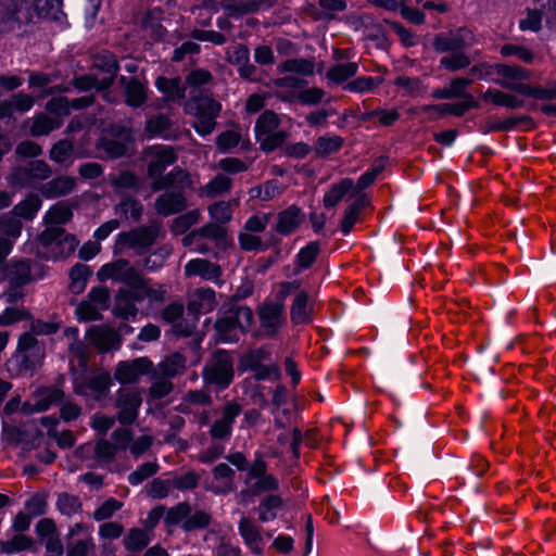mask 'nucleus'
<instances>
[{
  "label": "nucleus",
  "instance_id": "obj_6",
  "mask_svg": "<svg viewBox=\"0 0 556 556\" xmlns=\"http://www.w3.org/2000/svg\"><path fill=\"white\" fill-rule=\"evenodd\" d=\"M156 228L140 227L128 232L118 233L115 242V253H122L125 249L146 250L156 238Z\"/></svg>",
  "mask_w": 556,
  "mask_h": 556
},
{
  "label": "nucleus",
  "instance_id": "obj_4",
  "mask_svg": "<svg viewBox=\"0 0 556 556\" xmlns=\"http://www.w3.org/2000/svg\"><path fill=\"white\" fill-rule=\"evenodd\" d=\"M278 125L279 118L274 112L267 111L258 117L255 135L263 149L271 151L283 141V134L277 131Z\"/></svg>",
  "mask_w": 556,
  "mask_h": 556
},
{
  "label": "nucleus",
  "instance_id": "obj_59",
  "mask_svg": "<svg viewBox=\"0 0 556 556\" xmlns=\"http://www.w3.org/2000/svg\"><path fill=\"white\" fill-rule=\"evenodd\" d=\"M210 523V516L204 511H195L192 515H188L182 523V528L186 531H193L197 529L205 528Z\"/></svg>",
  "mask_w": 556,
  "mask_h": 556
},
{
  "label": "nucleus",
  "instance_id": "obj_23",
  "mask_svg": "<svg viewBox=\"0 0 556 556\" xmlns=\"http://www.w3.org/2000/svg\"><path fill=\"white\" fill-rule=\"evenodd\" d=\"M137 302L138 301L136 300V291L134 289L129 288V290H119L116 295V302L114 307L115 315L124 319L135 317L138 313V309L136 307Z\"/></svg>",
  "mask_w": 556,
  "mask_h": 556
},
{
  "label": "nucleus",
  "instance_id": "obj_57",
  "mask_svg": "<svg viewBox=\"0 0 556 556\" xmlns=\"http://www.w3.org/2000/svg\"><path fill=\"white\" fill-rule=\"evenodd\" d=\"M200 218V212L198 210L189 211L188 213L178 216L174 220L173 230L177 233L186 231L189 227L197 224Z\"/></svg>",
  "mask_w": 556,
  "mask_h": 556
},
{
  "label": "nucleus",
  "instance_id": "obj_3",
  "mask_svg": "<svg viewBox=\"0 0 556 556\" xmlns=\"http://www.w3.org/2000/svg\"><path fill=\"white\" fill-rule=\"evenodd\" d=\"M71 104L66 98H53L47 103V111L52 115L40 114L30 121L29 131L33 136H45L62 125L61 117L70 114Z\"/></svg>",
  "mask_w": 556,
  "mask_h": 556
},
{
  "label": "nucleus",
  "instance_id": "obj_12",
  "mask_svg": "<svg viewBox=\"0 0 556 556\" xmlns=\"http://www.w3.org/2000/svg\"><path fill=\"white\" fill-rule=\"evenodd\" d=\"M151 367L152 362L147 357H139L131 362H121L116 367L114 376L119 383H132Z\"/></svg>",
  "mask_w": 556,
  "mask_h": 556
},
{
  "label": "nucleus",
  "instance_id": "obj_7",
  "mask_svg": "<svg viewBox=\"0 0 556 556\" xmlns=\"http://www.w3.org/2000/svg\"><path fill=\"white\" fill-rule=\"evenodd\" d=\"M97 277L100 281L112 279L118 282H124L129 288H132L134 285L140 282V275L125 260H117L115 262L104 264L98 270Z\"/></svg>",
  "mask_w": 556,
  "mask_h": 556
},
{
  "label": "nucleus",
  "instance_id": "obj_38",
  "mask_svg": "<svg viewBox=\"0 0 556 556\" xmlns=\"http://www.w3.org/2000/svg\"><path fill=\"white\" fill-rule=\"evenodd\" d=\"M75 187V180L72 177H59L48 182L42 192L48 198H58L71 192Z\"/></svg>",
  "mask_w": 556,
  "mask_h": 556
},
{
  "label": "nucleus",
  "instance_id": "obj_8",
  "mask_svg": "<svg viewBox=\"0 0 556 556\" xmlns=\"http://www.w3.org/2000/svg\"><path fill=\"white\" fill-rule=\"evenodd\" d=\"M253 323V312L247 306H240L235 311L227 314L226 317L220 318L216 323V329L220 333V339L224 341L231 340L235 336H224L223 331H233L239 329L241 332L248 331Z\"/></svg>",
  "mask_w": 556,
  "mask_h": 556
},
{
  "label": "nucleus",
  "instance_id": "obj_2",
  "mask_svg": "<svg viewBox=\"0 0 556 556\" xmlns=\"http://www.w3.org/2000/svg\"><path fill=\"white\" fill-rule=\"evenodd\" d=\"M185 110L188 114L194 116L193 126L195 131L201 136H206L214 130L215 119L222 106L208 96H201L187 101Z\"/></svg>",
  "mask_w": 556,
  "mask_h": 556
},
{
  "label": "nucleus",
  "instance_id": "obj_17",
  "mask_svg": "<svg viewBox=\"0 0 556 556\" xmlns=\"http://www.w3.org/2000/svg\"><path fill=\"white\" fill-rule=\"evenodd\" d=\"M111 386L112 379L110 374L103 372L94 376L86 386H76L75 391L77 394L90 396L99 401L106 396Z\"/></svg>",
  "mask_w": 556,
  "mask_h": 556
},
{
  "label": "nucleus",
  "instance_id": "obj_11",
  "mask_svg": "<svg viewBox=\"0 0 556 556\" xmlns=\"http://www.w3.org/2000/svg\"><path fill=\"white\" fill-rule=\"evenodd\" d=\"M113 442L105 439L99 440L96 446V454L101 460H111L118 451H125L131 439L127 429H117L112 435Z\"/></svg>",
  "mask_w": 556,
  "mask_h": 556
},
{
  "label": "nucleus",
  "instance_id": "obj_27",
  "mask_svg": "<svg viewBox=\"0 0 556 556\" xmlns=\"http://www.w3.org/2000/svg\"><path fill=\"white\" fill-rule=\"evenodd\" d=\"M185 206L186 200L181 192H166L155 203V210L164 216L175 214L185 208Z\"/></svg>",
  "mask_w": 556,
  "mask_h": 556
},
{
  "label": "nucleus",
  "instance_id": "obj_28",
  "mask_svg": "<svg viewBox=\"0 0 556 556\" xmlns=\"http://www.w3.org/2000/svg\"><path fill=\"white\" fill-rule=\"evenodd\" d=\"M283 506V500L279 495H267L258 504L256 511L261 522H269L277 518Z\"/></svg>",
  "mask_w": 556,
  "mask_h": 556
},
{
  "label": "nucleus",
  "instance_id": "obj_26",
  "mask_svg": "<svg viewBox=\"0 0 556 556\" xmlns=\"http://www.w3.org/2000/svg\"><path fill=\"white\" fill-rule=\"evenodd\" d=\"M0 228L8 236L0 237V260L4 261L12 251L13 240L21 235L22 225L18 220L10 217L8 224L1 220Z\"/></svg>",
  "mask_w": 556,
  "mask_h": 556
},
{
  "label": "nucleus",
  "instance_id": "obj_19",
  "mask_svg": "<svg viewBox=\"0 0 556 556\" xmlns=\"http://www.w3.org/2000/svg\"><path fill=\"white\" fill-rule=\"evenodd\" d=\"M63 393L58 389H41L38 390L31 402H27L23 405L25 413L45 412L49 407L59 402L62 399Z\"/></svg>",
  "mask_w": 556,
  "mask_h": 556
},
{
  "label": "nucleus",
  "instance_id": "obj_9",
  "mask_svg": "<svg viewBox=\"0 0 556 556\" xmlns=\"http://www.w3.org/2000/svg\"><path fill=\"white\" fill-rule=\"evenodd\" d=\"M142 400L137 391L122 389L117 393L116 407L118 408V420L123 425L132 424L141 406Z\"/></svg>",
  "mask_w": 556,
  "mask_h": 556
},
{
  "label": "nucleus",
  "instance_id": "obj_44",
  "mask_svg": "<svg viewBox=\"0 0 556 556\" xmlns=\"http://www.w3.org/2000/svg\"><path fill=\"white\" fill-rule=\"evenodd\" d=\"M188 180V175L186 172L179 168H175L169 175L162 179H154L152 182V187L155 190H161L167 187L176 186L178 188H184L185 184Z\"/></svg>",
  "mask_w": 556,
  "mask_h": 556
},
{
  "label": "nucleus",
  "instance_id": "obj_50",
  "mask_svg": "<svg viewBox=\"0 0 556 556\" xmlns=\"http://www.w3.org/2000/svg\"><path fill=\"white\" fill-rule=\"evenodd\" d=\"M190 514V506L185 503H180L177 506L170 508L164 513V522L167 527H173L184 523L188 515Z\"/></svg>",
  "mask_w": 556,
  "mask_h": 556
},
{
  "label": "nucleus",
  "instance_id": "obj_10",
  "mask_svg": "<svg viewBox=\"0 0 556 556\" xmlns=\"http://www.w3.org/2000/svg\"><path fill=\"white\" fill-rule=\"evenodd\" d=\"M50 169L42 161H31L25 167L17 168L12 175V184L21 187L35 186L38 181L48 178Z\"/></svg>",
  "mask_w": 556,
  "mask_h": 556
},
{
  "label": "nucleus",
  "instance_id": "obj_54",
  "mask_svg": "<svg viewBox=\"0 0 556 556\" xmlns=\"http://www.w3.org/2000/svg\"><path fill=\"white\" fill-rule=\"evenodd\" d=\"M11 264L12 281L18 286L28 282L30 279L29 264L25 261H12Z\"/></svg>",
  "mask_w": 556,
  "mask_h": 556
},
{
  "label": "nucleus",
  "instance_id": "obj_52",
  "mask_svg": "<svg viewBox=\"0 0 556 556\" xmlns=\"http://www.w3.org/2000/svg\"><path fill=\"white\" fill-rule=\"evenodd\" d=\"M50 156L60 164L71 163L73 160V146L68 141H60L51 149Z\"/></svg>",
  "mask_w": 556,
  "mask_h": 556
},
{
  "label": "nucleus",
  "instance_id": "obj_60",
  "mask_svg": "<svg viewBox=\"0 0 556 556\" xmlns=\"http://www.w3.org/2000/svg\"><path fill=\"white\" fill-rule=\"evenodd\" d=\"M89 275L88 267L85 265H77L71 270L72 290L80 292L86 287L87 277Z\"/></svg>",
  "mask_w": 556,
  "mask_h": 556
},
{
  "label": "nucleus",
  "instance_id": "obj_30",
  "mask_svg": "<svg viewBox=\"0 0 556 556\" xmlns=\"http://www.w3.org/2000/svg\"><path fill=\"white\" fill-rule=\"evenodd\" d=\"M155 85L159 91L169 100H180L185 97V87L179 77H159Z\"/></svg>",
  "mask_w": 556,
  "mask_h": 556
},
{
  "label": "nucleus",
  "instance_id": "obj_14",
  "mask_svg": "<svg viewBox=\"0 0 556 556\" xmlns=\"http://www.w3.org/2000/svg\"><path fill=\"white\" fill-rule=\"evenodd\" d=\"M238 530L247 547L253 554H262L265 547L262 529L251 518L242 517Z\"/></svg>",
  "mask_w": 556,
  "mask_h": 556
},
{
  "label": "nucleus",
  "instance_id": "obj_55",
  "mask_svg": "<svg viewBox=\"0 0 556 556\" xmlns=\"http://www.w3.org/2000/svg\"><path fill=\"white\" fill-rule=\"evenodd\" d=\"M100 312L89 300L80 302L75 309L76 316L80 321L96 320L99 318Z\"/></svg>",
  "mask_w": 556,
  "mask_h": 556
},
{
  "label": "nucleus",
  "instance_id": "obj_25",
  "mask_svg": "<svg viewBox=\"0 0 556 556\" xmlns=\"http://www.w3.org/2000/svg\"><path fill=\"white\" fill-rule=\"evenodd\" d=\"M187 276H200L206 280H217L220 275V269L213 263L206 260L194 258L189 261L185 266Z\"/></svg>",
  "mask_w": 556,
  "mask_h": 556
},
{
  "label": "nucleus",
  "instance_id": "obj_47",
  "mask_svg": "<svg viewBox=\"0 0 556 556\" xmlns=\"http://www.w3.org/2000/svg\"><path fill=\"white\" fill-rule=\"evenodd\" d=\"M364 206V201L358 199L354 203H352L344 213V216L341 222V231L344 235L350 233L355 223L358 220L361 211Z\"/></svg>",
  "mask_w": 556,
  "mask_h": 556
},
{
  "label": "nucleus",
  "instance_id": "obj_48",
  "mask_svg": "<svg viewBox=\"0 0 556 556\" xmlns=\"http://www.w3.org/2000/svg\"><path fill=\"white\" fill-rule=\"evenodd\" d=\"M184 368L185 358L180 354H173L159 365L161 374L168 378L180 374Z\"/></svg>",
  "mask_w": 556,
  "mask_h": 556
},
{
  "label": "nucleus",
  "instance_id": "obj_13",
  "mask_svg": "<svg viewBox=\"0 0 556 556\" xmlns=\"http://www.w3.org/2000/svg\"><path fill=\"white\" fill-rule=\"evenodd\" d=\"M206 239H211V240H215V241L224 240L225 239L224 228H222L220 226L215 225V224H208L197 231H192V232L188 233L182 239V244L186 248H189L193 252L206 253L208 251L207 244L193 245V240H206Z\"/></svg>",
  "mask_w": 556,
  "mask_h": 556
},
{
  "label": "nucleus",
  "instance_id": "obj_56",
  "mask_svg": "<svg viewBox=\"0 0 556 556\" xmlns=\"http://www.w3.org/2000/svg\"><path fill=\"white\" fill-rule=\"evenodd\" d=\"M440 63L441 66L448 71H457L467 67L470 64V60L466 54L457 52L442 58Z\"/></svg>",
  "mask_w": 556,
  "mask_h": 556
},
{
  "label": "nucleus",
  "instance_id": "obj_36",
  "mask_svg": "<svg viewBox=\"0 0 556 556\" xmlns=\"http://www.w3.org/2000/svg\"><path fill=\"white\" fill-rule=\"evenodd\" d=\"M121 83L124 85L126 102L130 106H139L146 100V87L136 79L127 80L125 77L121 78Z\"/></svg>",
  "mask_w": 556,
  "mask_h": 556
},
{
  "label": "nucleus",
  "instance_id": "obj_43",
  "mask_svg": "<svg viewBox=\"0 0 556 556\" xmlns=\"http://www.w3.org/2000/svg\"><path fill=\"white\" fill-rule=\"evenodd\" d=\"M232 476L233 470L227 464L217 465L214 468V479L220 481V484L214 486V492L224 493L233 490Z\"/></svg>",
  "mask_w": 556,
  "mask_h": 556
},
{
  "label": "nucleus",
  "instance_id": "obj_34",
  "mask_svg": "<svg viewBox=\"0 0 556 556\" xmlns=\"http://www.w3.org/2000/svg\"><path fill=\"white\" fill-rule=\"evenodd\" d=\"M34 4L40 17L62 22L64 17L63 0H34Z\"/></svg>",
  "mask_w": 556,
  "mask_h": 556
},
{
  "label": "nucleus",
  "instance_id": "obj_16",
  "mask_svg": "<svg viewBox=\"0 0 556 556\" xmlns=\"http://www.w3.org/2000/svg\"><path fill=\"white\" fill-rule=\"evenodd\" d=\"M149 175L152 178L160 176L167 166L176 161L174 149L169 146H155L150 150Z\"/></svg>",
  "mask_w": 556,
  "mask_h": 556
},
{
  "label": "nucleus",
  "instance_id": "obj_21",
  "mask_svg": "<svg viewBox=\"0 0 556 556\" xmlns=\"http://www.w3.org/2000/svg\"><path fill=\"white\" fill-rule=\"evenodd\" d=\"M283 306L279 303L265 304L260 309L261 325L268 334L277 332L283 321Z\"/></svg>",
  "mask_w": 556,
  "mask_h": 556
},
{
  "label": "nucleus",
  "instance_id": "obj_22",
  "mask_svg": "<svg viewBox=\"0 0 556 556\" xmlns=\"http://www.w3.org/2000/svg\"><path fill=\"white\" fill-rule=\"evenodd\" d=\"M240 414V406L235 403L226 405L223 412V417L214 422L211 428V434L214 438H225L230 434L232 424L236 417Z\"/></svg>",
  "mask_w": 556,
  "mask_h": 556
},
{
  "label": "nucleus",
  "instance_id": "obj_51",
  "mask_svg": "<svg viewBox=\"0 0 556 556\" xmlns=\"http://www.w3.org/2000/svg\"><path fill=\"white\" fill-rule=\"evenodd\" d=\"M150 542L149 531L132 529L125 539V546L129 551H140Z\"/></svg>",
  "mask_w": 556,
  "mask_h": 556
},
{
  "label": "nucleus",
  "instance_id": "obj_45",
  "mask_svg": "<svg viewBox=\"0 0 556 556\" xmlns=\"http://www.w3.org/2000/svg\"><path fill=\"white\" fill-rule=\"evenodd\" d=\"M41 206V200L36 194L28 195L24 201L14 206L15 215L23 218H33Z\"/></svg>",
  "mask_w": 556,
  "mask_h": 556
},
{
  "label": "nucleus",
  "instance_id": "obj_42",
  "mask_svg": "<svg viewBox=\"0 0 556 556\" xmlns=\"http://www.w3.org/2000/svg\"><path fill=\"white\" fill-rule=\"evenodd\" d=\"M495 72L503 78L502 81H510L511 84L530 79V72L518 66L498 64L495 66ZM500 83L501 80H498Z\"/></svg>",
  "mask_w": 556,
  "mask_h": 556
},
{
  "label": "nucleus",
  "instance_id": "obj_40",
  "mask_svg": "<svg viewBox=\"0 0 556 556\" xmlns=\"http://www.w3.org/2000/svg\"><path fill=\"white\" fill-rule=\"evenodd\" d=\"M318 253L319 244L317 242H309L304 248H302L294 258L295 274H299L300 271L311 267V265L315 262Z\"/></svg>",
  "mask_w": 556,
  "mask_h": 556
},
{
  "label": "nucleus",
  "instance_id": "obj_61",
  "mask_svg": "<svg viewBox=\"0 0 556 556\" xmlns=\"http://www.w3.org/2000/svg\"><path fill=\"white\" fill-rule=\"evenodd\" d=\"M342 146V139L339 136L320 137L316 143V151L320 154H329L338 151Z\"/></svg>",
  "mask_w": 556,
  "mask_h": 556
},
{
  "label": "nucleus",
  "instance_id": "obj_20",
  "mask_svg": "<svg viewBox=\"0 0 556 556\" xmlns=\"http://www.w3.org/2000/svg\"><path fill=\"white\" fill-rule=\"evenodd\" d=\"M87 340L101 351L112 350L118 344L117 333L105 326L92 327L88 330Z\"/></svg>",
  "mask_w": 556,
  "mask_h": 556
},
{
  "label": "nucleus",
  "instance_id": "obj_41",
  "mask_svg": "<svg viewBox=\"0 0 556 556\" xmlns=\"http://www.w3.org/2000/svg\"><path fill=\"white\" fill-rule=\"evenodd\" d=\"M121 220H138L142 214V205L134 199L121 201L114 208Z\"/></svg>",
  "mask_w": 556,
  "mask_h": 556
},
{
  "label": "nucleus",
  "instance_id": "obj_5",
  "mask_svg": "<svg viewBox=\"0 0 556 556\" xmlns=\"http://www.w3.org/2000/svg\"><path fill=\"white\" fill-rule=\"evenodd\" d=\"M204 378L211 382L226 388L233 378L232 362L226 351H217L212 362L205 367Z\"/></svg>",
  "mask_w": 556,
  "mask_h": 556
},
{
  "label": "nucleus",
  "instance_id": "obj_35",
  "mask_svg": "<svg viewBox=\"0 0 556 556\" xmlns=\"http://www.w3.org/2000/svg\"><path fill=\"white\" fill-rule=\"evenodd\" d=\"M64 336L68 342V350L73 358H76L79 366L85 367L87 363V348L78 340V329L67 328Z\"/></svg>",
  "mask_w": 556,
  "mask_h": 556
},
{
  "label": "nucleus",
  "instance_id": "obj_62",
  "mask_svg": "<svg viewBox=\"0 0 556 556\" xmlns=\"http://www.w3.org/2000/svg\"><path fill=\"white\" fill-rule=\"evenodd\" d=\"M279 488V482L276 477L273 475H264L261 478L256 479L253 486L252 493L258 494L262 492L276 491Z\"/></svg>",
  "mask_w": 556,
  "mask_h": 556
},
{
  "label": "nucleus",
  "instance_id": "obj_33",
  "mask_svg": "<svg viewBox=\"0 0 556 556\" xmlns=\"http://www.w3.org/2000/svg\"><path fill=\"white\" fill-rule=\"evenodd\" d=\"M17 350L24 353V361H28L30 357L40 359L43 357V348L39 344V341L30 332L23 333L17 343Z\"/></svg>",
  "mask_w": 556,
  "mask_h": 556
},
{
  "label": "nucleus",
  "instance_id": "obj_37",
  "mask_svg": "<svg viewBox=\"0 0 556 556\" xmlns=\"http://www.w3.org/2000/svg\"><path fill=\"white\" fill-rule=\"evenodd\" d=\"M483 99L495 105L509 109H520L523 105V101L518 99L516 96L505 93L496 89L486 90L483 93Z\"/></svg>",
  "mask_w": 556,
  "mask_h": 556
},
{
  "label": "nucleus",
  "instance_id": "obj_15",
  "mask_svg": "<svg viewBox=\"0 0 556 556\" xmlns=\"http://www.w3.org/2000/svg\"><path fill=\"white\" fill-rule=\"evenodd\" d=\"M479 103L471 94L464 96V100L455 103H441L434 105H428L424 108V111L433 113L437 116L454 115L463 116L467 111L478 108Z\"/></svg>",
  "mask_w": 556,
  "mask_h": 556
},
{
  "label": "nucleus",
  "instance_id": "obj_18",
  "mask_svg": "<svg viewBox=\"0 0 556 556\" xmlns=\"http://www.w3.org/2000/svg\"><path fill=\"white\" fill-rule=\"evenodd\" d=\"M103 58L106 60L105 72L109 74V76L103 77L101 80H98L92 75L78 77L76 79V86L78 88L101 90L106 88L112 83V77L117 72L118 66L113 55L108 53L104 54Z\"/></svg>",
  "mask_w": 556,
  "mask_h": 556
},
{
  "label": "nucleus",
  "instance_id": "obj_58",
  "mask_svg": "<svg viewBox=\"0 0 556 556\" xmlns=\"http://www.w3.org/2000/svg\"><path fill=\"white\" fill-rule=\"evenodd\" d=\"M169 127V119L164 115H159L154 118H151L147 123V131L151 136H159L166 138V131Z\"/></svg>",
  "mask_w": 556,
  "mask_h": 556
},
{
  "label": "nucleus",
  "instance_id": "obj_24",
  "mask_svg": "<svg viewBox=\"0 0 556 556\" xmlns=\"http://www.w3.org/2000/svg\"><path fill=\"white\" fill-rule=\"evenodd\" d=\"M301 210L294 205L279 213L276 230L281 235L292 233L303 222Z\"/></svg>",
  "mask_w": 556,
  "mask_h": 556
},
{
  "label": "nucleus",
  "instance_id": "obj_39",
  "mask_svg": "<svg viewBox=\"0 0 556 556\" xmlns=\"http://www.w3.org/2000/svg\"><path fill=\"white\" fill-rule=\"evenodd\" d=\"M215 292L211 289H201L195 292L189 303V309L197 313H206L215 306Z\"/></svg>",
  "mask_w": 556,
  "mask_h": 556
},
{
  "label": "nucleus",
  "instance_id": "obj_53",
  "mask_svg": "<svg viewBox=\"0 0 556 556\" xmlns=\"http://www.w3.org/2000/svg\"><path fill=\"white\" fill-rule=\"evenodd\" d=\"M382 83L379 77L363 76L351 81L346 88L353 92H367L378 87Z\"/></svg>",
  "mask_w": 556,
  "mask_h": 556
},
{
  "label": "nucleus",
  "instance_id": "obj_64",
  "mask_svg": "<svg viewBox=\"0 0 556 556\" xmlns=\"http://www.w3.org/2000/svg\"><path fill=\"white\" fill-rule=\"evenodd\" d=\"M157 471V465L154 463H146L141 465L136 471L131 472L128 480L131 484L137 485L143 480L153 476Z\"/></svg>",
  "mask_w": 556,
  "mask_h": 556
},
{
  "label": "nucleus",
  "instance_id": "obj_63",
  "mask_svg": "<svg viewBox=\"0 0 556 556\" xmlns=\"http://www.w3.org/2000/svg\"><path fill=\"white\" fill-rule=\"evenodd\" d=\"M212 219L217 223H227L231 219L230 204L226 202H217L208 207Z\"/></svg>",
  "mask_w": 556,
  "mask_h": 556
},
{
  "label": "nucleus",
  "instance_id": "obj_1",
  "mask_svg": "<svg viewBox=\"0 0 556 556\" xmlns=\"http://www.w3.org/2000/svg\"><path fill=\"white\" fill-rule=\"evenodd\" d=\"M71 208L63 202L53 205L45 215L46 229L40 235L39 242L47 258L65 257L72 254L78 241L74 236L65 233L61 225L71 220Z\"/></svg>",
  "mask_w": 556,
  "mask_h": 556
},
{
  "label": "nucleus",
  "instance_id": "obj_32",
  "mask_svg": "<svg viewBox=\"0 0 556 556\" xmlns=\"http://www.w3.org/2000/svg\"><path fill=\"white\" fill-rule=\"evenodd\" d=\"M312 304L304 292H300L291 307V318L295 324H305L311 320Z\"/></svg>",
  "mask_w": 556,
  "mask_h": 556
},
{
  "label": "nucleus",
  "instance_id": "obj_49",
  "mask_svg": "<svg viewBox=\"0 0 556 556\" xmlns=\"http://www.w3.org/2000/svg\"><path fill=\"white\" fill-rule=\"evenodd\" d=\"M31 543V539L20 533L10 540L0 541V551L7 554H13L29 548Z\"/></svg>",
  "mask_w": 556,
  "mask_h": 556
},
{
  "label": "nucleus",
  "instance_id": "obj_46",
  "mask_svg": "<svg viewBox=\"0 0 556 556\" xmlns=\"http://www.w3.org/2000/svg\"><path fill=\"white\" fill-rule=\"evenodd\" d=\"M357 70L358 64L356 62L337 64L329 70L328 77L336 83H342L354 76Z\"/></svg>",
  "mask_w": 556,
  "mask_h": 556
},
{
  "label": "nucleus",
  "instance_id": "obj_31",
  "mask_svg": "<svg viewBox=\"0 0 556 556\" xmlns=\"http://www.w3.org/2000/svg\"><path fill=\"white\" fill-rule=\"evenodd\" d=\"M354 182L350 178L342 179L339 184L333 185L324 197V204L327 207L336 206L348 193L353 194Z\"/></svg>",
  "mask_w": 556,
  "mask_h": 556
},
{
  "label": "nucleus",
  "instance_id": "obj_29",
  "mask_svg": "<svg viewBox=\"0 0 556 556\" xmlns=\"http://www.w3.org/2000/svg\"><path fill=\"white\" fill-rule=\"evenodd\" d=\"M136 291V300L141 302L148 300L150 303L162 302L164 300L165 290L161 287H154L149 280L140 276V282L134 285Z\"/></svg>",
  "mask_w": 556,
  "mask_h": 556
}]
</instances>
